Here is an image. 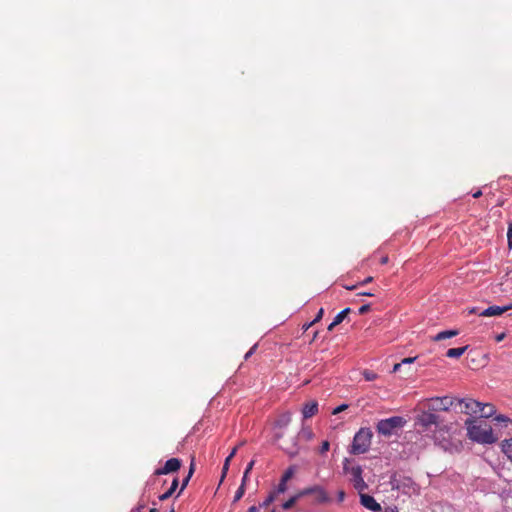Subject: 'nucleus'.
<instances>
[{"mask_svg":"<svg viewBox=\"0 0 512 512\" xmlns=\"http://www.w3.org/2000/svg\"><path fill=\"white\" fill-rule=\"evenodd\" d=\"M350 312L349 308H345L334 317V324H340Z\"/></svg>","mask_w":512,"mask_h":512,"instance_id":"obj_22","label":"nucleus"},{"mask_svg":"<svg viewBox=\"0 0 512 512\" xmlns=\"http://www.w3.org/2000/svg\"><path fill=\"white\" fill-rule=\"evenodd\" d=\"M369 310H370V304L362 305L359 308V314L363 315V314L367 313Z\"/></svg>","mask_w":512,"mask_h":512,"instance_id":"obj_31","label":"nucleus"},{"mask_svg":"<svg viewBox=\"0 0 512 512\" xmlns=\"http://www.w3.org/2000/svg\"><path fill=\"white\" fill-rule=\"evenodd\" d=\"M338 324H334V320L330 323V325L328 326V330H332L335 326H337Z\"/></svg>","mask_w":512,"mask_h":512,"instance_id":"obj_54","label":"nucleus"},{"mask_svg":"<svg viewBox=\"0 0 512 512\" xmlns=\"http://www.w3.org/2000/svg\"><path fill=\"white\" fill-rule=\"evenodd\" d=\"M344 469L351 474V482L353 483L354 488L359 491V493L368 488V485L362 477L363 470L361 466H354L350 469L344 467Z\"/></svg>","mask_w":512,"mask_h":512,"instance_id":"obj_7","label":"nucleus"},{"mask_svg":"<svg viewBox=\"0 0 512 512\" xmlns=\"http://www.w3.org/2000/svg\"><path fill=\"white\" fill-rule=\"evenodd\" d=\"M372 281H373V277L369 276L366 279H364L362 282H359L358 285L359 286H363V285H366V284H368V283H370Z\"/></svg>","mask_w":512,"mask_h":512,"instance_id":"obj_38","label":"nucleus"},{"mask_svg":"<svg viewBox=\"0 0 512 512\" xmlns=\"http://www.w3.org/2000/svg\"><path fill=\"white\" fill-rule=\"evenodd\" d=\"M314 324L313 321H311L310 323H306L303 325V330L306 331L308 330L312 325Z\"/></svg>","mask_w":512,"mask_h":512,"instance_id":"obj_43","label":"nucleus"},{"mask_svg":"<svg viewBox=\"0 0 512 512\" xmlns=\"http://www.w3.org/2000/svg\"><path fill=\"white\" fill-rule=\"evenodd\" d=\"M359 295L370 296L371 297V296H374V293H372V292H361V293H359Z\"/></svg>","mask_w":512,"mask_h":512,"instance_id":"obj_50","label":"nucleus"},{"mask_svg":"<svg viewBox=\"0 0 512 512\" xmlns=\"http://www.w3.org/2000/svg\"><path fill=\"white\" fill-rule=\"evenodd\" d=\"M178 484H179V482H178V478L176 477V478H174V479H173V481H172V484H171L170 488H169L168 490H166V492H165V493H163V494H161V495L159 496V500H160V501H165V500L169 499V498L173 495V493L175 492V490L177 489Z\"/></svg>","mask_w":512,"mask_h":512,"instance_id":"obj_17","label":"nucleus"},{"mask_svg":"<svg viewBox=\"0 0 512 512\" xmlns=\"http://www.w3.org/2000/svg\"><path fill=\"white\" fill-rule=\"evenodd\" d=\"M362 375L366 381H373L378 377L377 374L371 370H364Z\"/></svg>","mask_w":512,"mask_h":512,"instance_id":"obj_24","label":"nucleus"},{"mask_svg":"<svg viewBox=\"0 0 512 512\" xmlns=\"http://www.w3.org/2000/svg\"><path fill=\"white\" fill-rule=\"evenodd\" d=\"M504 337H505L504 334H499V335L496 336V341L500 342V341H502L504 339Z\"/></svg>","mask_w":512,"mask_h":512,"instance_id":"obj_51","label":"nucleus"},{"mask_svg":"<svg viewBox=\"0 0 512 512\" xmlns=\"http://www.w3.org/2000/svg\"><path fill=\"white\" fill-rule=\"evenodd\" d=\"M146 507V502L143 500V498H141L138 502V504L136 505V507H134L132 509V512H142Z\"/></svg>","mask_w":512,"mask_h":512,"instance_id":"obj_27","label":"nucleus"},{"mask_svg":"<svg viewBox=\"0 0 512 512\" xmlns=\"http://www.w3.org/2000/svg\"><path fill=\"white\" fill-rule=\"evenodd\" d=\"M415 426L419 427L420 432H432V427L438 428V433L447 432L452 430V424H445L440 419V416L435 414L434 411H422L415 417Z\"/></svg>","mask_w":512,"mask_h":512,"instance_id":"obj_1","label":"nucleus"},{"mask_svg":"<svg viewBox=\"0 0 512 512\" xmlns=\"http://www.w3.org/2000/svg\"><path fill=\"white\" fill-rule=\"evenodd\" d=\"M450 434L451 430L442 433H438V428H434L432 430V437L435 443L441 445L443 448H447V446L450 444Z\"/></svg>","mask_w":512,"mask_h":512,"instance_id":"obj_11","label":"nucleus"},{"mask_svg":"<svg viewBox=\"0 0 512 512\" xmlns=\"http://www.w3.org/2000/svg\"><path fill=\"white\" fill-rule=\"evenodd\" d=\"M291 421V413L286 412L279 416V418L276 420V426L283 428L288 426V424Z\"/></svg>","mask_w":512,"mask_h":512,"instance_id":"obj_19","label":"nucleus"},{"mask_svg":"<svg viewBox=\"0 0 512 512\" xmlns=\"http://www.w3.org/2000/svg\"><path fill=\"white\" fill-rule=\"evenodd\" d=\"M458 334H459V331L456 330V329H454V330H445V331L439 332L434 337H432V340L438 342V341H442V340H445V339H448V338L455 337Z\"/></svg>","mask_w":512,"mask_h":512,"instance_id":"obj_16","label":"nucleus"},{"mask_svg":"<svg viewBox=\"0 0 512 512\" xmlns=\"http://www.w3.org/2000/svg\"><path fill=\"white\" fill-rule=\"evenodd\" d=\"M502 451L512 461V438L502 442Z\"/></svg>","mask_w":512,"mask_h":512,"instance_id":"obj_20","label":"nucleus"},{"mask_svg":"<svg viewBox=\"0 0 512 512\" xmlns=\"http://www.w3.org/2000/svg\"><path fill=\"white\" fill-rule=\"evenodd\" d=\"M495 413V407L489 403H481L479 407V416L483 418H489Z\"/></svg>","mask_w":512,"mask_h":512,"instance_id":"obj_15","label":"nucleus"},{"mask_svg":"<svg viewBox=\"0 0 512 512\" xmlns=\"http://www.w3.org/2000/svg\"><path fill=\"white\" fill-rule=\"evenodd\" d=\"M275 500V495L274 493H271L264 501L263 503L261 504V506L263 507H266L268 505H270L273 501Z\"/></svg>","mask_w":512,"mask_h":512,"instance_id":"obj_28","label":"nucleus"},{"mask_svg":"<svg viewBox=\"0 0 512 512\" xmlns=\"http://www.w3.org/2000/svg\"><path fill=\"white\" fill-rule=\"evenodd\" d=\"M294 474V468L293 467H289L285 472L284 474L282 475L281 477V480H280V483L277 487V490L276 492L277 493H284L287 489V481L290 480L292 478Z\"/></svg>","mask_w":512,"mask_h":512,"instance_id":"obj_13","label":"nucleus"},{"mask_svg":"<svg viewBox=\"0 0 512 512\" xmlns=\"http://www.w3.org/2000/svg\"><path fill=\"white\" fill-rule=\"evenodd\" d=\"M388 260H389L388 256H383V257L380 259V263H381V264H386V263H388Z\"/></svg>","mask_w":512,"mask_h":512,"instance_id":"obj_46","label":"nucleus"},{"mask_svg":"<svg viewBox=\"0 0 512 512\" xmlns=\"http://www.w3.org/2000/svg\"><path fill=\"white\" fill-rule=\"evenodd\" d=\"M467 429V436L474 442L480 444H493L497 441V438L493 435L492 428L487 424L482 425L477 423L473 418H468L465 421Z\"/></svg>","mask_w":512,"mask_h":512,"instance_id":"obj_2","label":"nucleus"},{"mask_svg":"<svg viewBox=\"0 0 512 512\" xmlns=\"http://www.w3.org/2000/svg\"><path fill=\"white\" fill-rule=\"evenodd\" d=\"M254 464H255V460H251V461L248 463V465H247V467H246V469H245V471H244V472H246V475H249V473L251 472V470H252V469H253V467H254Z\"/></svg>","mask_w":512,"mask_h":512,"instance_id":"obj_36","label":"nucleus"},{"mask_svg":"<svg viewBox=\"0 0 512 512\" xmlns=\"http://www.w3.org/2000/svg\"><path fill=\"white\" fill-rule=\"evenodd\" d=\"M512 308V305H509V306H490L484 310H482L480 313H479V316H483V317H493V316H499L501 314H503L504 312H506L507 310L511 309Z\"/></svg>","mask_w":512,"mask_h":512,"instance_id":"obj_12","label":"nucleus"},{"mask_svg":"<svg viewBox=\"0 0 512 512\" xmlns=\"http://www.w3.org/2000/svg\"><path fill=\"white\" fill-rule=\"evenodd\" d=\"M344 499H345V492L343 490H340L338 492V501L342 502V501H344Z\"/></svg>","mask_w":512,"mask_h":512,"instance_id":"obj_40","label":"nucleus"},{"mask_svg":"<svg viewBox=\"0 0 512 512\" xmlns=\"http://www.w3.org/2000/svg\"><path fill=\"white\" fill-rule=\"evenodd\" d=\"M330 444L328 441H324L320 448V453H325L329 450Z\"/></svg>","mask_w":512,"mask_h":512,"instance_id":"obj_33","label":"nucleus"},{"mask_svg":"<svg viewBox=\"0 0 512 512\" xmlns=\"http://www.w3.org/2000/svg\"><path fill=\"white\" fill-rule=\"evenodd\" d=\"M248 476L249 475H246V472H244L242 482H241V485H243L244 487H245L246 481L248 479Z\"/></svg>","mask_w":512,"mask_h":512,"instance_id":"obj_44","label":"nucleus"},{"mask_svg":"<svg viewBox=\"0 0 512 512\" xmlns=\"http://www.w3.org/2000/svg\"><path fill=\"white\" fill-rule=\"evenodd\" d=\"M386 512H398L396 508H388Z\"/></svg>","mask_w":512,"mask_h":512,"instance_id":"obj_55","label":"nucleus"},{"mask_svg":"<svg viewBox=\"0 0 512 512\" xmlns=\"http://www.w3.org/2000/svg\"><path fill=\"white\" fill-rule=\"evenodd\" d=\"M467 348L468 346L448 349L446 352V356L449 358H459L465 353Z\"/></svg>","mask_w":512,"mask_h":512,"instance_id":"obj_18","label":"nucleus"},{"mask_svg":"<svg viewBox=\"0 0 512 512\" xmlns=\"http://www.w3.org/2000/svg\"><path fill=\"white\" fill-rule=\"evenodd\" d=\"M481 311H479L477 308L473 307L469 310V313L471 314H478L480 313Z\"/></svg>","mask_w":512,"mask_h":512,"instance_id":"obj_45","label":"nucleus"},{"mask_svg":"<svg viewBox=\"0 0 512 512\" xmlns=\"http://www.w3.org/2000/svg\"><path fill=\"white\" fill-rule=\"evenodd\" d=\"M284 450L291 457L297 455L298 453V448L296 447V445H294L293 448H284Z\"/></svg>","mask_w":512,"mask_h":512,"instance_id":"obj_30","label":"nucleus"},{"mask_svg":"<svg viewBox=\"0 0 512 512\" xmlns=\"http://www.w3.org/2000/svg\"><path fill=\"white\" fill-rule=\"evenodd\" d=\"M347 407H348V405H346V404H342V405H340V406L336 407V408L333 410V414H338V413H340V412L344 411Z\"/></svg>","mask_w":512,"mask_h":512,"instance_id":"obj_35","label":"nucleus"},{"mask_svg":"<svg viewBox=\"0 0 512 512\" xmlns=\"http://www.w3.org/2000/svg\"><path fill=\"white\" fill-rule=\"evenodd\" d=\"M248 512H259V509H258V507H256V506H251V507L248 509Z\"/></svg>","mask_w":512,"mask_h":512,"instance_id":"obj_49","label":"nucleus"},{"mask_svg":"<svg viewBox=\"0 0 512 512\" xmlns=\"http://www.w3.org/2000/svg\"><path fill=\"white\" fill-rule=\"evenodd\" d=\"M245 493V487L243 485H240V487L237 489L235 495H234V502L239 501Z\"/></svg>","mask_w":512,"mask_h":512,"instance_id":"obj_25","label":"nucleus"},{"mask_svg":"<svg viewBox=\"0 0 512 512\" xmlns=\"http://www.w3.org/2000/svg\"><path fill=\"white\" fill-rule=\"evenodd\" d=\"M481 402L472 398H456L455 408H459V412L467 415H477Z\"/></svg>","mask_w":512,"mask_h":512,"instance_id":"obj_6","label":"nucleus"},{"mask_svg":"<svg viewBox=\"0 0 512 512\" xmlns=\"http://www.w3.org/2000/svg\"><path fill=\"white\" fill-rule=\"evenodd\" d=\"M373 433L370 428H361L353 438L350 453L354 455L366 453L371 445Z\"/></svg>","mask_w":512,"mask_h":512,"instance_id":"obj_3","label":"nucleus"},{"mask_svg":"<svg viewBox=\"0 0 512 512\" xmlns=\"http://www.w3.org/2000/svg\"><path fill=\"white\" fill-rule=\"evenodd\" d=\"M193 472H194V463L192 462V463H191V465H190L189 473H188V475L183 479V481H182V485H181V488H180V491L178 492V495H177V496H179V495L182 493V491L185 489V487L188 485V483H189V481H190V479H191V476H192Z\"/></svg>","mask_w":512,"mask_h":512,"instance_id":"obj_21","label":"nucleus"},{"mask_svg":"<svg viewBox=\"0 0 512 512\" xmlns=\"http://www.w3.org/2000/svg\"><path fill=\"white\" fill-rule=\"evenodd\" d=\"M257 345H254L246 354H245V359L247 360L255 351Z\"/></svg>","mask_w":512,"mask_h":512,"instance_id":"obj_39","label":"nucleus"},{"mask_svg":"<svg viewBox=\"0 0 512 512\" xmlns=\"http://www.w3.org/2000/svg\"><path fill=\"white\" fill-rule=\"evenodd\" d=\"M301 437L306 438L307 440H310L313 438V432L309 428H303L299 434Z\"/></svg>","mask_w":512,"mask_h":512,"instance_id":"obj_26","label":"nucleus"},{"mask_svg":"<svg viewBox=\"0 0 512 512\" xmlns=\"http://www.w3.org/2000/svg\"><path fill=\"white\" fill-rule=\"evenodd\" d=\"M318 411V403L315 401L306 403L303 407L302 413L304 418H310L314 416Z\"/></svg>","mask_w":512,"mask_h":512,"instance_id":"obj_14","label":"nucleus"},{"mask_svg":"<svg viewBox=\"0 0 512 512\" xmlns=\"http://www.w3.org/2000/svg\"><path fill=\"white\" fill-rule=\"evenodd\" d=\"M456 397L443 396V397H432L428 400L427 407L431 411H448L450 408H455Z\"/></svg>","mask_w":512,"mask_h":512,"instance_id":"obj_5","label":"nucleus"},{"mask_svg":"<svg viewBox=\"0 0 512 512\" xmlns=\"http://www.w3.org/2000/svg\"><path fill=\"white\" fill-rule=\"evenodd\" d=\"M300 498L299 493L293 497H291L289 500L283 503L282 507L285 510H288L294 506V504L297 502V500Z\"/></svg>","mask_w":512,"mask_h":512,"instance_id":"obj_23","label":"nucleus"},{"mask_svg":"<svg viewBox=\"0 0 512 512\" xmlns=\"http://www.w3.org/2000/svg\"><path fill=\"white\" fill-rule=\"evenodd\" d=\"M149 512H158V510L156 508H151Z\"/></svg>","mask_w":512,"mask_h":512,"instance_id":"obj_56","label":"nucleus"},{"mask_svg":"<svg viewBox=\"0 0 512 512\" xmlns=\"http://www.w3.org/2000/svg\"><path fill=\"white\" fill-rule=\"evenodd\" d=\"M323 313H324V310H323V308H321V309L318 311V313H317V315H316L315 319L313 320V322H314V323L318 322V321L322 318Z\"/></svg>","mask_w":512,"mask_h":512,"instance_id":"obj_37","label":"nucleus"},{"mask_svg":"<svg viewBox=\"0 0 512 512\" xmlns=\"http://www.w3.org/2000/svg\"><path fill=\"white\" fill-rule=\"evenodd\" d=\"M310 494L316 495L319 502L323 503V502L328 501V496H327L325 490L320 486H313V487L305 488L304 490H302L299 493L300 497L310 495Z\"/></svg>","mask_w":512,"mask_h":512,"instance_id":"obj_9","label":"nucleus"},{"mask_svg":"<svg viewBox=\"0 0 512 512\" xmlns=\"http://www.w3.org/2000/svg\"><path fill=\"white\" fill-rule=\"evenodd\" d=\"M229 469V466H225L223 465V468H222V475H221V481L224 479V477L226 476V473Z\"/></svg>","mask_w":512,"mask_h":512,"instance_id":"obj_41","label":"nucleus"},{"mask_svg":"<svg viewBox=\"0 0 512 512\" xmlns=\"http://www.w3.org/2000/svg\"><path fill=\"white\" fill-rule=\"evenodd\" d=\"M357 287H359V285H358V284H356V285H352V286H346L345 288H346V289H348V290H354V289H356Z\"/></svg>","mask_w":512,"mask_h":512,"instance_id":"obj_53","label":"nucleus"},{"mask_svg":"<svg viewBox=\"0 0 512 512\" xmlns=\"http://www.w3.org/2000/svg\"><path fill=\"white\" fill-rule=\"evenodd\" d=\"M360 502L361 504L368 510H371L373 512H379L381 511V506L377 501L368 494L360 493Z\"/></svg>","mask_w":512,"mask_h":512,"instance_id":"obj_10","label":"nucleus"},{"mask_svg":"<svg viewBox=\"0 0 512 512\" xmlns=\"http://www.w3.org/2000/svg\"><path fill=\"white\" fill-rule=\"evenodd\" d=\"M507 241L509 248H512V223L508 226Z\"/></svg>","mask_w":512,"mask_h":512,"instance_id":"obj_29","label":"nucleus"},{"mask_svg":"<svg viewBox=\"0 0 512 512\" xmlns=\"http://www.w3.org/2000/svg\"><path fill=\"white\" fill-rule=\"evenodd\" d=\"M417 359V357H407V358H404L401 363L402 365H405V364H412L415 360Z\"/></svg>","mask_w":512,"mask_h":512,"instance_id":"obj_34","label":"nucleus"},{"mask_svg":"<svg viewBox=\"0 0 512 512\" xmlns=\"http://www.w3.org/2000/svg\"><path fill=\"white\" fill-rule=\"evenodd\" d=\"M481 195H482V191L481 190H477L475 193H473V197L474 198H479Z\"/></svg>","mask_w":512,"mask_h":512,"instance_id":"obj_47","label":"nucleus"},{"mask_svg":"<svg viewBox=\"0 0 512 512\" xmlns=\"http://www.w3.org/2000/svg\"><path fill=\"white\" fill-rule=\"evenodd\" d=\"M402 366V363H396L394 366H393V372L396 373L398 371H400V368Z\"/></svg>","mask_w":512,"mask_h":512,"instance_id":"obj_42","label":"nucleus"},{"mask_svg":"<svg viewBox=\"0 0 512 512\" xmlns=\"http://www.w3.org/2000/svg\"><path fill=\"white\" fill-rule=\"evenodd\" d=\"M494 420L497 421V422H504V423H507V422L510 421V419L508 417L504 416V415H498V416L495 417Z\"/></svg>","mask_w":512,"mask_h":512,"instance_id":"obj_32","label":"nucleus"},{"mask_svg":"<svg viewBox=\"0 0 512 512\" xmlns=\"http://www.w3.org/2000/svg\"><path fill=\"white\" fill-rule=\"evenodd\" d=\"M231 459H232V458H230V456H227V457H226V459H225V461H224V465H225V466H229Z\"/></svg>","mask_w":512,"mask_h":512,"instance_id":"obj_52","label":"nucleus"},{"mask_svg":"<svg viewBox=\"0 0 512 512\" xmlns=\"http://www.w3.org/2000/svg\"><path fill=\"white\" fill-rule=\"evenodd\" d=\"M170 512H174V510L172 509Z\"/></svg>","mask_w":512,"mask_h":512,"instance_id":"obj_57","label":"nucleus"},{"mask_svg":"<svg viewBox=\"0 0 512 512\" xmlns=\"http://www.w3.org/2000/svg\"><path fill=\"white\" fill-rule=\"evenodd\" d=\"M181 467V461L178 458H171L165 462V465L157 469L155 475H164L172 472H176Z\"/></svg>","mask_w":512,"mask_h":512,"instance_id":"obj_8","label":"nucleus"},{"mask_svg":"<svg viewBox=\"0 0 512 512\" xmlns=\"http://www.w3.org/2000/svg\"><path fill=\"white\" fill-rule=\"evenodd\" d=\"M236 452H237V447H234L228 456H230V458H233L235 456Z\"/></svg>","mask_w":512,"mask_h":512,"instance_id":"obj_48","label":"nucleus"},{"mask_svg":"<svg viewBox=\"0 0 512 512\" xmlns=\"http://www.w3.org/2000/svg\"><path fill=\"white\" fill-rule=\"evenodd\" d=\"M406 421L403 417L393 416L380 420L376 425V430L380 435L390 437L396 430L402 428Z\"/></svg>","mask_w":512,"mask_h":512,"instance_id":"obj_4","label":"nucleus"}]
</instances>
